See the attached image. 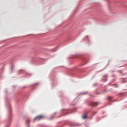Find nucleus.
I'll return each instance as SVG.
<instances>
[{
	"label": "nucleus",
	"mask_w": 127,
	"mask_h": 127,
	"mask_svg": "<svg viewBox=\"0 0 127 127\" xmlns=\"http://www.w3.org/2000/svg\"><path fill=\"white\" fill-rule=\"evenodd\" d=\"M44 118L43 116L42 115H39L36 117L35 118V120H39Z\"/></svg>",
	"instance_id": "1"
},
{
	"label": "nucleus",
	"mask_w": 127,
	"mask_h": 127,
	"mask_svg": "<svg viewBox=\"0 0 127 127\" xmlns=\"http://www.w3.org/2000/svg\"><path fill=\"white\" fill-rule=\"evenodd\" d=\"M98 103L96 102H93L92 103L91 105L93 106H97L98 104Z\"/></svg>",
	"instance_id": "2"
},
{
	"label": "nucleus",
	"mask_w": 127,
	"mask_h": 127,
	"mask_svg": "<svg viewBox=\"0 0 127 127\" xmlns=\"http://www.w3.org/2000/svg\"><path fill=\"white\" fill-rule=\"evenodd\" d=\"M87 117V115H85L82 116V118L83 119H85Z\"/></svg>",
	"instance_id": "3"
},
{
	"label": "nucleus",
	"mask_w": 127,
	"mask_h": 127,
	"mask_svg": "<svg viewBox=\"0 0 127 127\" xmlns=\"http://www.w3.org/2000/svg\"><path fill=\"white\" fill-rule=\"evenodd\" d=\"M30 121L29 120H27L26 122V123L28 124L30 123Z\"/></svg>",
	"instance_id": "4"
}]
</instances>
